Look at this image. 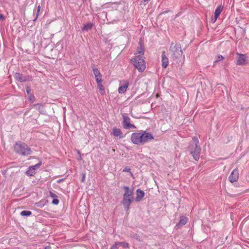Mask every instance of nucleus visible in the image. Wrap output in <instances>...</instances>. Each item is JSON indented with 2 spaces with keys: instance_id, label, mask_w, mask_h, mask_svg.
Wrapping results in <instances>:
<instances>
[{
  "instance_id": "obj_1",
  "label": "nucleus",
  "mask_w": 249,
  "mask_h": 249,
  "mask_svg": "<svg viewBox=\"0 0 249 249\" xmlns=\"http://www.w3.org/2000/svg\"><path fill=\"white\" fill-rule=\"evenodd\" d=\"M154 139V137L151 133L146 131H142L138 133H133L131 136L132 142L135 144L143 145L149 140Z\"/></svg>"
},
{
  "instance_id": "obj_2",
  "label": "nucleus",
  "mask_w": 249,
  "mask_h": 249,
  "mask_svg": "<svg viewBox=\"0 0 249 249\" xmlns=\"http://www.w3.org/2000/svg\"><path fill=\"white\" fill-rule=\"evenodd\" d=\"M193 142L189 146L190 154L195 160L197 161L199 159L201 147L199 145V141L197 137L193 138Z\"/></svg>"
},
{
  "instance_id": "obj_3",
  "label": "nucleus",
  "mask_w": 249,
  "mask_h": 249,
  "mask_svg": "<svg viewBox=\"0 0 249 249\" xmlns=\"http://www.w3.org/2000/svg\"><path fill=\"white\" fill-rule=\"evenodd\" d=\"M15 152L22 156H28L31 154V148L26 143L21 142H17L14 145Z\"/></svg>"
},
{
  "instance_id": "obj_4",
  "label": "nucleus",
  "mask_w": 249,
  "mask_h": 249,
  "mask_svg": "<svg viewBox=\"0 0 249 249\" xmlns=\"http://www.w3.org/2000/svg\"><path fill=\"white\" fill-rule=\"evenodd\" d=\"M131 62L134 67L137 69L139 72H143L145 69V63L141 55H136L135 57L131 59Z\"/></svg>"
},
{
  "instance_id": "obj_5",
  "label": "nucleus",
  "mask_w": 249,
  "mask_h": 249,
  "mask_svg": "<svg viewBox=\"0 0 249 249\" xmlns=\"http://www.w3.org/2000/svg\"><path fill=\"white\" fill-rule=\"evenodd\" d=\"M169 51L173 59H177L179 58L182 54L181 44L179 43H172Z\"/></svg>"
},
{
  "instance_id": "obj_6",
  "label": "nucleus",
  "mask_w": 249,
  "mask_h": 249,
  "mask_svg": "<svg viewBox=\"0 0 249 249\" xmlns=\"http://www.w3.org/2000/svg\"><path fill=\"white\" fill-rule=\"evenodd\" d=\"M133 201V196H129L126 195H123L122 203L125 211H127L129 209V206Z\"/></svg>"
},
{
  "instance_id": "obj_7",
  "label": "nucleus",
  "mask_w": 249,
  "mask_h": 249,
  "mask_svg": "<svg viewBox=\"0 0 249 249\" xmlns=\"http://www.w3.org/2000/svg\"><path fill=\"white\" fill-rule=\"evenodd\" d=\"M15 78L20 82H25L32 81V77L29 75H23L19 72H16L14 75Z\"/></svg>"
},
{
  "instance_id": "obj_8",
  "label": "nucleus",
  "mask_w": 249,
  "mask_h": 249,
  "mask_svg": "<svg viewBox=\"0 0 249 249\" xmlns=\"http://www.w3.org/2000/svg\"><path fill=\"white\" fill-rule=\"evenodd\" d=\"M123 121L122 123L123 128L127 129L130 128H136L134 124L130 123V119L129 117L124 115H123Z\"/></svg>"
},
{
  "instance_id": "obj_9",
  "label": "nucleus",
  "mask_w": 249,
  "mask_h": 249,
  "mask_svg": "<svg viewBox=\"0 0 249 249\" xmlns=\"http://www.w3.org/2000/svg\"><path fill=\"white\" fill-rule=\"evenodd\" d=\"M238 56L236 64L237 65L244 66L246 64V60L247 58L246 54H242L239 53H236Z\"/></svg>"
},
{
  "instance_id": "obj_10",
  "label": "nucleus",
  "mask_w": 249,
  "mask_h": 249,
  "mask_svg": "<svg viewBox=\"0 0 249 249\" xmlns=\"http://www.w3.org/2000/svg\"><path fill=\"white\" fill-rule=\"evenodd\" d=\"M41 164H42V162L40 161L39 163H38L37 164H36L35 165L30 166L29 167L28 170H27L26 172V173H25L26 174L29 176H34V175H35L36 173L35 171L36 169V168H39Z\"/></svg>"
},
{
  "instance_id": "obj_11",
  "label": "nucleus",
  "mask_w": 249,
  "mask_h": 249,
  "mask_svg": "<svg viewBox=\"0 0 249 249\" xmlns=\"http://www.w3.org/2000/svg\"><path fill=\"white\" fill-rule=\"evenodd\" d=\"M239 178L238 170L237 168L234 169L229 177V181L232 183L236 181Z\"/></svg>"
},
{
  "instance_id": "obj_12",
  "label": "nucleus",
  "mask_w": 249,
  "mask_h": 249,
  "mask_svg": "<svg viewBox=\"0 0 249 249\" xmlns=\"http://www.w3.org/2000/svg\"><path fill=\"white\" fill-rule=\"evenodd\" d=\"M93 74L95 77L97 83L102 82V75L98 69L94 67V65H92Z\"/></svg>"
},
{
  "instance_id": "obj_13",
  "label": "nucleus",
  "mask_w": 249,
  "mask_h": 249,
  "mask_svg": "<svg viewBox=\"0 0 249 249\" xmlns=\"http://www.w3.org/2000/svg\"><path fill=\"white\" fill-rule=\"evenodd\" d=\"M136 197L135 198V201L136 202H139L141 201L144 196V192L140 189H138L136 191Z\"/></svg>"
},
{
  "instance_id": "obj_14",
  "label": "nucleus",
  "mask_w": 249,
  "mask_h": 249,
  "mask_svg": "<svg viewBox=\"0 0 249 249\" xmlns=\"http://www.w3.org/2000/svg\"><path fill=\"white\" fill-rule=\"evenodd\" d=\"M162 67L163 68H166L167 66L168 65V58L166 56L165 54V52L164 51L162 52Z\"/></svg>"
},
{
  "instance_id": "obj_15",
  "label": "nucleus",
  "mask_w": 249,
  "mask_h": 249,
  "mask_svg": "<svg viewBox=\"0 0 249 249\" xmlns=\"http://www.w3.org/2000/svg\"><path fill=\"white\" fill-rule=\"evenodd\" d=\"M112 134L114 136L116 137H119L120 138H123V133L122 132L121 129L119 128H117L116 127H114L112 129Z\"/></svg>"
},
{
  "instance_id": "obj_16",
  "label": "nucleus",
  "mask_w": 249,
  "mask_h": 249,
  "mask_svg": "<svg viewBox=\"0 0 249 249\" xmlns=\"http://www.w3.org/2000/svg\"><path fill=\"white\" fill-rule=\"evenodd\" d=\"M123 189L124 190V195H126V196H133V188L130 189L128 186H124L123 187Z\"/></svg>"
},
{
  "instance_id": "obj_17",
  "label": "nucleus",
  "mask_w": 249,
  "mask_h": 249,
  "mask_svg": "<svg viewBox=\"0 0 249 249\" xmlns=\"http://www.w3.org/2000/svg\"><path fill=\"white\" fill-rule=\"evenodd\" d=\"M139 44L140 46L137 48V53L135 54H140L139 55L143 56L144 52V46L141 42H139Z\"/></svg>"
},
{
  "instance_id": "obj_18",
  "label": "nucleus",
  "mask_w": 249,
  "mask_h": 249,
  "mask_svg": "<svg viewBox=\"0 0 249 249\" xmlns=\"http://www.w3.org/2000/svg\"><path fill=\"white\" fill-rule=\"evenodd\" d=\"M34 107H36V109L38 110L39 113L42 114H45L46 113V111L44 108L43 105L40 104H36L33 105Z\"/></svg>"
},
{
  "instance_id": "obj_19",
  "label": "nucleus",
  "mask_w": 249,
  "mask_h": 249,
  "mask_svg": "<svg viewBox=\"0 0 249 249\" xmlns=\"http://www.w3.org/2000/svg\"><path fill=\"white\" fill-rule=\"evenodd\" d=\"M187 223V218L184 216H181L178 223L176 224V227L179 228L180 227L186 224Z\"/></svg>"
},
{
  "instance_id": "obj_20",
  "label": "nucleus",
  "mask_w": 249,
  "mask_h": 249,
  "mask_svg": "<svg viewBox=\"0 0 249 249\" xmlns=\"http://www.w3.org/2000/svg\"><path fill=\"white\" fill-rule=\"evenodd\" d=\"M93 24L89 22L83 26V27L81 28V30L83 32L88 31L92 29L93 26Z\"/></svg>"
},
{
  "instance_id": "obj_21",
  "label": "nucleus",
  "mask_w": 249,
  "mask_h": 249,
  "mask_svg": "<svg viewBox=\"0 0 249 249\" xmlns=\"http://www.w3.org/2000/svg\"><path fill=\"white\" fill-rule=\"evenodd\" d=\"M222 10V8L221 7V6H218L216 8V9L215 10V12H214V22H215L216 20V19L218 18V16H219V15L221 13Z\"/></svg>"
},
{
  "instance_id": "obj_22",
  "label": "nucleus",
  "mask_w": 249,
  "mask_h": 249,
  "mask_svg": "<svg viewBox=\"0 0 249 249\" xmlns=\"http://www.w3.org/2000/svg\"><path fill=\"white\" fill-rule=\"evenodd\" d=\"M129 236L131 238L134 239L138 241L139 242L142 241V240L141 239L140 236L138 234H137L134 232H130Z\"/></svg>"
},
{
  "instance_id": "obj_23",
  "label": "nucleus",
  "mask_w": 249,
  "mask_h": 249,
  "mask_svg": "<svg viewBox=\"0 0 249 249\" xmlns=\"http://www.w3.org/2000/svg\"><path fill=\"white\" fill-rule=\"evenodd\" d=\"M128 86V84L126 83L123 86H121L118 89V92L119 93H124L126 91V89Z\"/></svg>"
},
{
  "instance_id": "obj_24",
  "label": "nucleus",
  "mask_w": 249,
  "mask_h": 249,
  "mask_svg": "<svg viewBox=\"0 0 249 249\" xmlns=\"http://www.w3.org/2000/svg\"><path fill=\"white\" fill-rule=\"evenodd\" d=\"M32 214V212L30 211L24 210L20 213V215L22 216H29Z\"/></svg>"
},
{
  "instance_id": "obj_25",
  "label": "nucleus",
  "mask_w": 249,
  "mask_h": 249,
  "mask_svg": "<svg viewBox=\"0 0 249 249\" xmlns=\"http://www.w3.org/2000/svg\"><path fill=\"white\" fill-rule=\"evenodd\" d=\"M98 85V87L100 90L101 91V93L102 95H104L105 93V91L103 87V85L102 84V82L97 83Z\"/></svg>"
},
{
  "instance_id": "obj_26",
  "label": "nucleus",
  "mask_w": 249,
  "mask_h": 249,
  "mask_svg": "<svg viewBox=\"0 0 249 249\" xmlns=\"http://www.w3.org/2000/svg\"><path fill=\"white\" fill-rule=\"evenodd\" d=\"M118 244H119V246H122L124 248L128 249L129 248V245L128 243L125 242H119Z\"/></svg>"
},
{
  "instance_id": "obj_27",
  "label": "nucleus",
  "mask_w": 249,
  "mask_h": 249,
  "mask_svg": "<svg viewBox=\"0 0 249 249\" xmlns=\"http://www.w3.org/2000/svg\"><path fill=\"white\" fill-rule=\"evenodd\" d=\"M40 9H41L40 6L38 5L37 8V12L36 13V18L34 19V21H36L37 19V18H38V15H39V13L40 11Z\"/></svg>"
},
{
  "instance_id": "obj_28",
  "label": "nucleus",
  "mask_w": 249,
  "mask_h": 249,
  "mask_svg": "<svg viewBox=\"0 0 249 249\" xmlns=\"http://www.w3.org/2000/svg\"><path fill=\"white\" fill-rule=\"evenodd\" d=\"M223 59H224V57L222 55H218L217 56L216 59L215 61H214V63H216V62H218L219 61H222Z\"/></svg>"
},
{
  "instance_id": "obj_29",
  "label": "nucleus",
  "mask_w": 249,
  "mask_h": 249,
  "mask_svg": "<svg viewBox=\"0 0 249 249\" xmlns=\"http://www.w3.org/2000/svg\"><path fill=\"white\" fill-rule=\"evenodd\" d=\"M58 197H56L55 198H53L52 202V203L53 204H54V205H57L58 204L59 202V199L57 198Z\"/></svg>"
},
{
  "instance_id": "obj_30",
  "label": "nucleus",
  "mask_w": 249,
  "mask_h": 249,
  "mask_svg": "<svg viewBox=\"0 0 249 249\" xmlns=\"http://www.w3.org/2000/svg\"><path fill=\"white\" fill-rule=\"evenodd\" d=\"M119 242H117L115 244L112 245L110 248V249H118L119 247V244H118Z\"/></svg>"
},
{
  "instance_id": "obj_31",
  "label": "nucleus",
  "mask_w": 249,
  "mask_h": 249,
  "mask_svg": "<svg viewBox=\"0 0 249 249\" xmlns=\"http://www.w3.org/2000/svg\"><path fill=\"white\" fill-rule=\"evenodd\" d=\"M36 205L37 206L39 207H42L44 205V202L43 201H40L37 203H36Z\"/></svg>"
},
{
  "instance_id": "obj_32",
  "label": "nucleus",
  "mask_w": 249,
  "mask_h": 249,
  "mask_svg": "<svg viewBox=\"0 0 249 249\" xmlns=\"http://www.w3.org/2000/svg\"><path fill=\"white\" fill-rule=\"evenodd\" d=\"M28 96H29V100L32 101V102H33L34 101V99H35L34 95L33 94H31L28 95Z\"/></svg>"
},
{
  "instance_id": "obj_33",
  "label": "nucleus",
  "mask_w": 249,
  "mask_h": 249,
  "mask_svg": "<svg viewBox=\"0 0 249 249\" xmlns=\"http://www.w3.org/2000/svg\"><path fill=\"white\" fill-rule=\"evenodd\" d=\"M26 92H27V93L28 95H30V94H32L31 93V89L29 86H27L26 87Z\"/></svg>"
},
{
  "instance_id": "obj_34",
  "label": "nucleus",
  "mask_w": 249,
  "mask_h": 249,
  "mask_svg": "<svg viewBox=\"0 0 249 249\" xmlns=\"http://www.w3.org/2000/svg\"><path fill=\"white\" fill-rule=\"evenodd\" d=\"M50 196L51 197L53 198L58 197L57 196L56 194H55L54 193H53L51 191H50Z\"/></svg>"
},
{
  "instance_id": "obj_35",
  "label": "nucleus",
  "mask_w": 249,
  "mask_h": 249,
  "mask_svg": "<svg viewBox=\"0 0 249 249\" xmlns=\"http://www.w3.org/2000/svg\"><path fill=\"white\" fill-rule=\"evenodd\" d=\"M123 172H130L132 176H133V174L132 173L130 172V169L127 167H125L123 169Z\"/></svg>"
},
{
  "instance_id": "obj_36",
  "label": "nucleus",
  "mask_w": 249,
  "mask_h": 249,
  "mask_svg": "<svg viewBox=\"0 0 249 249\" xmlns=\"http://www.w3.org/2000/svg\"><path fill=\"white\" fill-rule=\"evenodd\" d=\"M82 178H81V181L82 182H84L85 181V177H86V175L85 173H82Z\"/></svg>"
},
{
  "instance_id": "obj_37",
  "label": "nucleus",
  "mask_w": 249,
  "mask_h": 249,
  "mask_svg": "<svg viewBox=\"0 0 249 249\" xmlns=\"http://www.w3.org/2000/svg\"><path fill=\"white\" fill-rule=\"evenodd\" d=\"M4 19H5L4 16L2 14H0V21L3 20H4Z\"/></svg>"
},
{
  "instance_id": "obj_38",
  "label": "nucleus",
  "mask_w": 249,
  "mask_h": 249,
  "mask_svg": "<svg viewBox=\"0 0 249 249\" xmlns=\"http://www.w3.org/2000/svg\"><path fill=\"white\" fill-rule=\"evenodd\" d=\"M150 0H143L142 1V2H148Z\"/></svg>"
},
{
  "instance_id": "obj_39",
  "label": "nucleus",
  "mask_w": 249,
  "mask_h": 249,
  "mask_svg": "<svg viewBox=\"0 0 249 249\" xmlns=\"http://www.w3.org/2000/svg\"><path fill=\"white\" fill-rule=\"evenodd\" d=\"M62 180H63V179H59V180H57V182L60 183V182H62Z\"/></svg>"
},
{
  "instance_id": "obj_40",
  "label": "nucleus",
  "mask_w": 249,
  "mask_h": 249,
  "mask_svg": "<svg viewBox=\"0 0 249 249\" xmlns=\"http://www.w3.org/2000/svg\"><path fill=\"white\" fill-rule=\"evenodd\" d=\"M44 249H50V248L49 247H45Z\"/></svg>"
},
{
  "instance_id": "obj_41",
  "label": "nucleus",
  "mask_w": 249,
  "mask_h": 249,
  "mask_svg": "<svg viewBox=\"0 0 249 249\" xmlns=\"http://www.w3.org/2000/svg\"><path fill=\"white\" fill-rule=\"evenodd\" d=\"M83 1H85L86 0H83Z\"/></svg>"
}]
</instances>
